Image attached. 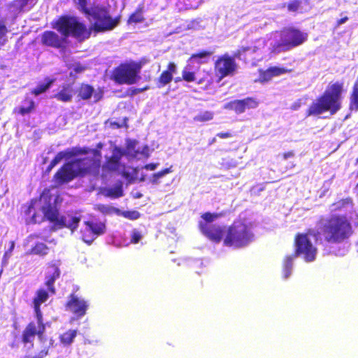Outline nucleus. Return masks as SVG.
<instances>
[{
	"label": "nucleus",
	"instance_id": "obj_1",
	"mask_svg": "<svg viewBox=\"0 0 358 358\" xmlns=\"http://www.w3.org/2000/svg\"><path fill=\"white\" fill-rule=\"evenodd\" d=\"M351 234L350 224L345 217L333 216L320 222L317 232L309 231L306 234H299L295 240L296 252L286 257L283 264V278L287 279L292 273L293 261L298 256L303 257L307 262H313L317 253L313 245L312 239L316 241L324 240L329 243H340Z\"/></svg>",
	"mask_w": 358,
	"mask_h": 358
},
{
	"label": "nucleus",
	"instance_id": "obj_2",
	"mask_svg": "<svg viewBox=\"0 0 358 358\" xmlns=\"http://www.w3.org/2000/svg\"><path fill=\"white\" fill-rule=\"evenodd\" d=\"M77 157L71 162L64 165L55 174V180L58 183L67 182L75 177L90 173L96 176L101 166V153L96 150L83 151L81 149L73 148L59 152L52 160V166H55L63 159H69L72 157Z\"/></svg>",
	"mask_w": 358,
	"mask_h": 358
},
{
	"label": "nucleus",
	"instance_id": "obj_3",
	"mask_svg": "<svg viewBox=\"0 0 358 358\" xmlns=\"http://www.w3.org/2000/svg\"><path fill=\"white\" fill-rule=\"evenodd\" d=\"M77 157L71 162L64 165L55 174V180L58 183L67 182L75 177L90 173L96 176L101 166V153L96 150L83 151L81 149L73 148L59 152L52 160V166H55L63 159H69L72 157Z\"/></svg>",
	"mask_w": 358,
	"mask_h": 358
},
{
	"label": "nucleus",
	"instance_id": "obj_4",
	"mask_svg": "<svg viewBox=\"0 0 358 358\" xmlns=\"http://www.w3.org/2000/svg\"><path fill=\"white\" fill-rule=\"evenodd\" d=\"M55 28L62 34V36H59L54 31H46L42 35L43 44L59 48L64 45L66 38L69 36H72L79 41H84L90 36V31L74 17H60L57 22Z\"/></svg>",
	"mask_w": 358,
	"mask_h": 358
},
{
	"label": "nucleus",
	"instance_id": "obj_5",
	"mask_svg": "<svg viewBox=\"0 0 358 358\" xmlns=\"http://www.w3.org/2000/svg\"><path fill=\"white\" fill-rule=\"evenodd\" d=\"M87 0H78V8L90 20L96 31H106L113 29L119 24V18L112 17L105 6L87 7Z\"/></svg>",
	"mask_w": 358,
	"mask_h": 358
},
{
	"label": "nucleus",
	"instance_id": "obj_6",
	"mask_svg": "<svg viewBox=\"0 0 358 358\" xmlns=\"http://www.w3.org/2000/svg\"><path fill=\"white\" fill-rule=\"evenodd\" d=\"M148 152L149 148L148 146H143L141 149L137 141L128 139L127 140V148L124 151L117 147H115L112 150L111 155L106 156V163L103 166V169L123 172L124 165L122 162V159L124 157L128 159L137 158L140 155L148 157L149 155Z\"/></svg>",
	"mask_w": 358,
	"mask_h": 358
},
{
	"label": "nucleus",
	"instance_id": "obj_7",
	"mask_svg": "<svg viewBox=\"0 0 358 358\" xmlns=\"http://www.w3.org/2000/svg\"><path fill=\"white\" fill-rule=\"evenodd\" d=\"M307 38L308 34L299 29H286L268 41V50L271 53L274 54L288 51L303 43Z\"/></svg>",
	"mask_w": 358,
	"mask_h": 358
},
{
	"label": "nucleus",
	"instance_id": "obj_8",
	"mask_svg": "<svg viewBox=\"0 0 358 358\" xmlns=\"http://www.w3.org/2000/svg\"><path fill=\"white\" fill-rule=\"evenodd\" d=\"M342 86L338 83L331 85L323 96L313 102L308 110V115H317L329 110L332 114L341 108Z\"/></svg>",
	"mask_w": 358,
	"mask_h": 358
},
{
	"label": "nucleus",
	"instance_id": "obj_9",
	"mask_svg": "<svg viewBox=\"0 0 358 358\" xmlns=\"http://www.w3.org/2000/svg\"><path fill=\"white\" fill-rule=\"evenodd\" d=\"M252 225L246 221L237 220L227 231L224 244L226 246L240 248L247 246L254 241Z\"/></svg>",
	"mask_w": 358,
	"mask_h": 358
},
{
	"label": "nucleus",
	"instance_id": "obj_10",
	"mask_svg": "<svg viewBox=\"0 0 358 358\" xmlns=\"http://www.w3.org/2000/svg\"><path fill=\"white\" fill-rule=\"evenodd\" d=\"M48 324L43 323V319L36 318V322H30L24 329L22 334V341L25 347L31 349L34 347V341L36 336H38V341L43 345V349L32 358H43L48 353V349L53 344V341L50 340L48 344L47 337L45 334L46 325Z\"/></svg>",
	"mask_w": 358,
	"mask_h": 358
},
{
	"label": "nucleus",
	"instance_id": "obj_11",
	"mask_svg": "<svg viewBox=\"0 0 358 358\" xmlns=\"http://www.w3.org/2000/svg\"><path fill=\"white\" fill-rule=\"evenodd\" d=\"M45 217L54 222L57 228L67 227L72 231L78 228V223L80 221V217L76 215H59L55 208L50 205L43 206L42 215L34 213L31 219L33 222L36 223L41 222Z\"/></svg>",
	"mask_w": 358,
	"mask_h": 358
},
{
	"label": "nucleus",
	"instance_id": "obj_12",
	"mask_svg": "<svg viewBox=\"0 0 358 358\" xmlns=\"http://www.w3.org/2000/svg\"><path fill=\"white\" fill-rule=\"evenodd\" d=\"M217 217V214L206 213L201 216L203 221H201L199 223L201 232L215 242H220L223 236L222 228L220 226L211 224Z\"/></svg>",
	"mask_w": 358,
	"mask_h": 358
},
{
	"label": "nucleus",
	"instance_id": "obj_13",
	"mask_svg": "<svg viewBox=\"0 0 358 358\" xmlns=\"http://www.w3.org/2000/svg\"><path fill=\"white\" fill-rule=\"evenodd\" d=\"M139 72L140 67L136 65H121L115 71L114 79L119 84L131 85L140 78Z\"/></svg>",
	"mask_w": 358,
	"mask_h": 358
},
{
	"label": "nucleus",
	"instance_id": "obj_14",
	"mask_svg": "<svg viewBox=\"0 0 358 358\" xmlns=\"http://www.w3.org/2000/svg\"><path fill=\"white\" fill-rule=\"evenodd\" d=\"M85 228L81 229L82 239L87 244H91L99 236L106 232V225L101 222L86 221Z\"/></svg>",
	"mask_w": 358,
	"mask_h": 358
},
{
	"label": "nucleus",
	"instance_id": "obj_15",
	"mask_svg": "<svg viewBox=\"0 0 358 358\" xmlns=\"http://www.w3.org/2000/svg\"><path fill=\"white\" fill-rule=\"evenodd\" d=\"M266 44V42L265 39L259 38L255 42V43L252 45L242 46L240 49L237 50L234 56L241 59H246L249 57L252 59H259V57L254 56V55L261 56L262 58Z\"/></svg>",
	"mask_w": 358,
	"mask_h": 358
},
{
	"label": "nucleus",
	"instance_id": "obj_16",
	"mask_svg": "<svg viewBox=\"0 0 358 358\" xmlns=\"http://www.w3.org/2000/svg\"><path fill=\"white\" fill-rule=\"evenodd\" d=\"M236 68L234 58L228 55L220 57L215 62V74L219 77V81L223 78L233 75Z\"/></svg>",
	"mask_w": 358,
	"mask_h": 358
},
{
	"label": "nucleus",
	"instance_id": "obj_17",
	"mask_svg": "<svg viewBox=\"0 0 358 358\" xmlns=\"http://www.w3.org/2000/svg\"><path fill=\"white\" fill-rule=\"evenodd\" d=\"M210 53L208 52H202L198 54L192 55L188 60V64L185 67L182 71V78L185 81L192 82L195 80L194 73L192 71L191 64L194 63L202 64L206 62V59L209 58Z\"/></svg>",
	"mask_w": 358,
	"mask_h": 358
},
{
	"label": "nucleus",
	"instance_id": "obj_18",
	"mask_svg": "<svg viewBox=\"0 0 358 358\" xmlns=\"http://www.w3.org/2000/svg\"><path fill=\"white\" fill-rule=\"evenodd\" d=\"M68 309L78 317L84 316L88 308V303L83 299L71 294L67 303Z\"/></svg>",
	"mask_w": 358,
	"mask_h": 358
},
{
	"label": "nucleus",
	"instance_id": "obj_19",
	"mask_svg": "<svg viewBox=\"0 0 358 358\" xmlns=\"http://www.w3.org/2000/svg\"><path fill=\"white\" fill-rule=\"evenodd\" d=\"M38 0H14L9 6V11L14 16L30 10L36 3Z\"/></svg>",
	"mask_w": 358,
	"mask_h": 358
},
{
	"label": "nucleus",
	"instance_id": "obj_20",
	"mask_svg": "<svg viewBox=\"0 0 358 358\" xmlns=\"http://www.w3.org/2000/svg\"><path fill=\"white\" fill-rule=\"evenodd\" d=\"M60 275V271L57 266L52 264L48 267L45 274V285L51 294H55L54 283Z\"/></svg>",
	"mask_w": 358,
	"mask_h": 358
},
{
	"label": "nucleus",
	"instance_id": "obj_21",
	"mask_svg": "<svg viewBox=\"0 0 358 358\" xmlns=\"http://www.w3.org/2000/svg\"><path fill=\"white\" fill-rule=\"evenodd\" d=\"M79 96L83 99H88L92 97L94 102H97L102 98L103 91L99 89L94 90L88 85H83L79 90Z\"/></svg>",
	"mask_w": 358,
	"mask_h": 358
},
{
	"label": "nucleus",
	"instance_id": "obj_22",
	"mask_svg": "<svg viewBox=\"0 0 358 358\" xmlns=\"http://www.w3.org/2000/svg\"><path fill=\"white\" fill-rule=\"evenodd\" d=\"M48 292L44 289L38 290L36 296L34 299V308L36 318L43 319L42 313L40 310V306L48 300Z\"/></svg>",
	"mask_w": 358,
	"mask_h": 358
},
{
	"label": "nucleus",
	"instance_id": "obj_23",
	"mask_svg": "<svg viewBox=\"0 0 358 358\" xmlns=\"http://www.w3.org/2000/svg\"><path fill=\"white\" fill-rule=\"evenodd\" d=\"M350 109L351 110H358V81L355 83L350 95Z\"/></svg>",
	"mask_w": 358,
	"mask_h": 358
},
{
	"label": "nucleus",
	"instance_id": "obj_24",
	"mask_svg": "<svg viewBox=\"0 0 358 358\" xmlns=\"http://www.w3.org/2000/svg\"><path fill=\"white\" fill-rule=\"evenodd\" d=\"M48 252V246L41 242H37L35 245L31 248L29 254L38 255L41 256H45Z\"/></svg>",
	"mask_w": 358,
	"mask_h": 358
},
{
	"label": "nucleus",
	"instance_id": "obj_25",
	"mask_svg": "<svg viewBox=\"0 0 358 358\" xmlns=\"http://www.w3.org/2000/svg\"><path fill=\"white\" fill-rule=\"evenodd\" d=\"M55 97L62 101H70L73 97V92L70 87H65L55 95Z\"/></svg>",
	"mask_w": 358,
	"mask_h": 358
},
{
	"label": "nucleus",
	"instance_id": "obj_26",
	"mask_svg": "<svg viewBox=\"0 0 358 358\" xmlns=\"http://www.w3.org/2000/svg\"><path fill=\"white\" fill-rule=\"evenodd\" d=\"M94 208L105 215H117V213H120V209L108 205L98 204L95 206Z\"/></svg>",
	"mask_w": 358,
	"mask_h": 358
},
{
	"label": "nucleus",
	"instance_id": "obj_27",
	"mask_svg": "<svg viewBox=\"0 0 358 358\" xmlns=\"http://www.w3.org/2000/svg\"><path fill=\"white\" fill-rule=\"evenodd\" d=\"M77 335V331L70 329L60 336V341L64 345H70Z\"/></svg>",
	"mask_w": 358,
	"mask_h": 358
},
{
	"label": "nucleus",
	"instance_id": "obj_28",
	"mask_svg": "<svg viewBox=\"0 0 358 358\" xmlns=\"http://www.w3.org/2000/svg\"><path fill=\"white\" fill-rule=\"evenodd\" d=\"M224 108L227 109L234 110L237 113H243V112H245L243 104L241 100H235L234 101L227 103L224 106Z\"/></svg>",
	"mask_w": 358,
	"mask_h": 358
},
{
	"label": "nucleus",
	"instance_id": "obj_29",
	"mask_svg": "<svg viewBox=\"0 0 358 358\" xmlns=\"http://www.w3.org/2000/svg\"><path fill=\"white\" fill-rule=\"evenodd\" d=\"M122 187L121 185L108 188L105 190V195L111 198H118L122 196Z\"/></svg>",
	"mask_w": 358,
	"mask_h": 358
},
{
	"label": "nucleus",
	"instance_id": "obj_30",
	"mask_svg": "<svg viewBox=\"0 0 358 358\" xmlns=\"http://www.w3.org/2000/svg\"><path fill=\"white\" fill-rule=\"evenodd\" d=\"M285 72V70L278 67H272L268 69L263 75V80H268L272 76H279Z\"/></svg>",
	"mask_w": 358,
	"mask_h": 358
},
{
	"label": "nucleus",
	"instance_id": "obj_31",
	"mask_svg": "<svg viewBox=\"0 0 358 358\" xmlns=\"http://www.w3.org/2000/svg\"><path fill=\"white\" fill-rule=\"evenodd\" d=\"M214 114L210 111H203L194 117L196 122H206L213 120Z\"/></svg>",
	"mask_w": 358,
	"mask_h": 358
},
{
	"label": "nucleus",
	"instance_id": "obj_32",
	"mask_svg": "<svg viewBox=\"0 0 358 358\" xmlns=\"http://www.w3.org/2000/svg\"><path fill=\"white\" fill-rule=\"evenodd\" d=\"M53 80H48L46 83H41L39 84L32 92L34 94L38 96L43 92H45L48 88L50 87Z\"/></svg>",
	"mask_w": 358,
	"mask_h": 358
},
{
	"label": "nucleus",
	"instance_id": "obj_33",
	"mask_svg": "<svg viewBox=\"0 0 358 358\" xmlns=\"http://www.w3.org/2000/svg\"><path fill=\"white\" fill-rule=\"evenodd\" d=\"M7 32L8 29L6 25L0 22V49L5 45L7 41Z\"/></svg>",
	"mask_w": 358,
	"mask_h": 358
},
{
	"label": "nucleus",
	"instance_id": "obj_34",
	"mask_svg": "<svg viewBox=\"0 0 358 358\" xmlns=\"http://www.w3.org/2000/svg\"><path fill=\"white\" fill-rule=\"evenodd\" d=\"M245 110L246 109L255 108L258 106L257 101L252 98H246L241 100Z\"/></svg>",
	"mask_w": 358,
	"mask_h": 358
},
{
	"label": "nucleus",
	"instance_id": "obj_35",
	"mask_svg": "<svg viewBox=\"0 0 358 358\" xmlns=\"http://www.w3.org/2000/svg\"><path fill=\"white\" fill-rule=\"evenodd\" d=\"M117 215L123 216L125 218H128L129 220H137L140 217V213L138 211L132 210V211H121L120 213H117Z\"/></svg>",
	"mask_w": 358,
	"mask_h": 358
},
{
	"label": "nucleus",
	"instance_id": "obj_36",
	"mask_svg": "<svg viewBox=\"0 0 358 358\" xmlns=\"http://www.w3.org/2000/svg\"><path fill=\"white\" fill-rule=\"evenodd\" d=\"M173 76L169 71H164L160 78H159V83L162 86H164L165 85L168 84L172 80Z\"/></svg>",
	"mask_w": 358,
	"mask_h": 358
},
{
	"label": "nucleus",
	"instance_id": "obj_37",
	"mask_svg": "<svg viewBox=\"0 0 358 358\" xmlns=\"http://www.w3.org/2000/svg\"><path fill=\"white\" fill-rule=\"evenodd\" d=\"M335 209L348 208L352 206V200L350 199H345L338 201L334 204Z\"/></svg>",
	"mask_w": 358,
	"mask_h": 358
},
{
	"label": "nucleus",
	"instance_id": "obj_38",
	"mask_svg": "<svg viewBox=\"0 0 358 358\" xmlns=\"http://www.w3.org/2000/svg\"><path fill=\"white\" fill-rule=\"evenodd\" d=\"M34 102L33 101H31L29 102V106L28 107H24V106L21 107L20 108L19 113L21 115H24L25 114L30 113L31 111V110L34 108Z\"/></svg>",
	"mask_w": 358,
	"mask_h": 358
},
{
	"label": "nucleus",
	"instance_id": "obj_39",
	"mask_svg": "<svg viewBox=\"0 0 358 358\" xmlns=\"http://www.w3.org/2000/svg\"><path fill=\"white\" fill-rule=\"evenodd\" d=\"M142 236L141 233L136 229H134L131 232V242L133 243H137L141 239Z\"/></svg>",
	"mask_w": 358,
	"mask_h": 358
},
{
	"label": "nucleus",
	"instance_id": "obj_40",
	"mask_svg": "<svg viewBox=\"0 0 358 358\" xmlns=\"http://www.w3.org/2000/svg\"><path fill=\"white\" fill-rule=\"evenodd\" d=\"M142 20H143V17H142L141 14L140 13H136L132 14L130 16L129 21L130 22H140L142 21Z\"/></svg>",
	"mask_w": 358,
	"mask_h": 358
},
{
	"label": "nucleus",
	"instance_id": "obj_41",
	"mask_svg": "<svg viewBox=\"0 0 358 358\" xmlns=\"http://www.w3.org/2000/svg\"><path fill=\"white\" fill-rule=\"evenodd\" d=\"M171 172V169H166L162 171L155 173V177L160 179Z\"/></svg>",
	"mask_w": 358,
	"mask_h": 358
},
{
	"label": "nucleus",
	"instance_id": "obj_42",
	"mask_svg": "<svg viewBox=\"0 0 358 358\" xmlns=\"http://www.w3.org/2000/svg\"><path fill=\"white\" fill-rule=\"evenodd\" d=\"M85 69V67L81 65L80 64H75L73 67V71L76 73H80L84 71Z\"/></svg>",
	"mask_w": 358,
	"mask_h": 358
},
{
	"label": "nucleus",
	"instance_id": "obj_43",
	"mask_svg": "<svg viewBox=\"0 0 358 358\" xmlns=\"http://www.w3.org/2000/svg\"><path fill=\"white\" fill-rule=\"evenodd\" d=\"M166 71H169L171 74L175 73L176 71V65L172 62L169 63L168 70Z\"/></svg>",
	"mask_w": 358,
	"mask_h": 358
},
{
	"label": "nucleus",
	"instance_id": "obj_44",
	"mask_svg": "<svg viewBox=\"0 0 358 358\" xmlns=\"http://www.w3.org/2000/svg\"><path fill=\"white\" fill-rule=\"evenodd\" d=\"M159 166V164H149L145 166L146 170L154 171Z\"/></svg>",
	"mask_w": 358,
	"mask_h": 358
},
{
	"label": "nucleus",
	"instance_id": "obj_45",
	"mask_svg": "<svg viewBox=\"0 0 358 358\" xmlns=\"http://www.w3.org/2000/svg\"><path fill=\"white\" fill-rule=\"evenodd\" d=\"M217 136L222 138H227L231 137V134L227 133H227H218L217 134Z\"/></svg>",
	"mask_w": 358,
	"mask_h": 358
},
{
	"label": "nucleus",
	"instance_id": "obj_46",
	"mask_svg": "<svg viewBox=\"0 0 358 358\" xmlns=\"http://www.w3.org/2000/svg\"><path fill=\"white\" fill-rule=\"evenodd\" d=\"M293 155L294 154L292 152H288L284 154L283 157L285 159H287L288 158L292 157Z\"/></svg>",
	"mask_w": 358,
	"mask_h": 358
},
{
	"label": "nucleus",
	"instance_id": "obj_47",
	"mask_svg": "<svg viewBox=\"0 0 358 358\" xmlns=\"http://www.w3.org/2000/svg\"><path fill=\"white\" fill-rule=\"evenodd\" d=\"M348 20V18L347 17H343L341 19H340L338 21V24L340 25V24H343L344 23H345L347 22V20Z\"/></svg>",
	"mask_w": 358,
	"mask_h": 358
},
{
	"label": "nucleus",
	"instance_id": "obj_48",
	"mask_svg": "<svg viewBox=\"0 0 358 358\" xmlns=\"http://www.w3.org/2000/svg\"><path fill=\"white\" fill-rule=\"evenodd\" d=\"M158 180H159V179L157 178H155V175L153 174L152 178L151 180V182L152 184H158Z\"/></svg>",
	"mask_w": 358,
	"mask_h": 358
},
{
	"label": "nucleus",
	"instance_id": "obj_49",
	"mask_svg": "<svg viewBox=\"0 0 358 358\" xmlns=\"http://www.w3.org/2000/svg\"><path fill=\"white\" fill-rule=\"evenodd\" d=\"M36 237H38V236L36 235H34V234L30 235L29 236H28L27 241H30L31 240L34 239Z\"/></svg>",
	"mask_w": 358,
	"mask_h": 358
},
{
	"label": "nucleus",
	"instance_id": "obj_50",
	"mask_svg": "<svg viewBox=\"0 0 358 358\" xmlns=\"http://www.w3.org/2000/svg\"><path fill=\"white\" fill-rule=\"evenodd\" d=\"M53 167L54 166H52V162H50V164H49V166L47 168L46 171L50 172L53 169Z\"/></svg>",
	"mask_w": 358,
	"mask_h": 358
},
{
	"label": "nucleus",
	"instance_id": "obj_51",
	"mask_svg": "<svg viewBox=\"0 0 358 358\" xmlns=\"http://www.w3.org/2000/svg\"><path fill=\"white\" fill-rule=\"evenodd\" d=\"M146 90H148V87H145L144 89H137L136 91L138 92H143V91Z\"/></svg>",
	"mask_w": 358,
	"mask_h": 358
},
{
	"label": "nucleus",
	"instance_id": "obj_52",
	"mask_svg": "<svg viewBox=\"0 0 358 358\" xmlns=\"http://www.w3.org/2000/svg\"><path fill=\"white\" fill-rule=\"evenodd\" d=\"M215 141H216L215 138H212V139L210 140V141L209 144H210V145H211V144L214 143Z\"/></svg>",
	"mask_w": 358,
	"mask_h": 358
},
{
	"label": "nucleus",
	"instance_id": "obj_53",
	"mask_svg": "<svg viewBox=\"0 0 358 358\" xmlns=\"http://www.w3.org/2000/svg\"><path fill=\"white\" fill-rule=\"evenodd\" d=\"M34 208V207H33L32 206H30L29 207V210H28L29 213H31V210H32V208Z\"/></svg>",
	"mask_w": 358,
	"mask_h": 358
},
{
	"label": "nucleus",
	"instance_id": "obj_54",
	"mask_svg": "<svg viewBox=\"0 0 358 358\" xmlns=\"http://www.w3.org/2000/svg\"><path fill=\"white\" fill-rule=\"evenodd\" d=\"M145 179V177L143 176L141 178V181H144Z\"/></svg>",
	"mask_w": 358,
	"mask_h": 358
},
{
	"label": "nucleus",
	"instance_id": "obj_55",
	"mask_svg": "<svg viewBox=\"0 0 358 358\" xmlns=\"http://www.w3.org/2000/svg\"><path fill=\"white\" fill-rule=\"evenodd\" d=\"M355 189L358 190V183L357 184Z\"/></svg>",
	"mask_w": 358,
	"mask_h": 358
},
{
	"label": "nucleus",
	"instance_id": "obj_56",
	"mask_svg": "<svg viewBox=\"0 0 358 358\" xmlns=\"http://www.w3.org/2000/svg\"><path fill=\"white\" fill-rule=\"evenodd\" d=\"M289 8L290 10H291V9H292V6H291V5H290V6H289Z\"/></svg>",
	"mask_w": 358,
	"mask_h": 358
},
{
	"label": "nucleus",
	"instance_id": "obj_57",
	"mask_svg": "<svg viewBox=\"0 0 358 358\" xmlns=\"http://www.w3.org/2000/svg\"><path fill=\"white\" fill-rule=\"evenodd\" d=\"M70 75H71V76H73V71H71V72L70 73Z\"/></svg>",
	"mask_w": 358,
	"mask_h": 358
},
{
	"label": "nucleus",
	"instance_id": "obj_58",
	"mask_svg": "<svg viewBox=\"0 0 358 358\" xmlns=\"http://www.w3.org/2000/svg\"><path fill=\"white\" fill-rule=\"evenodd\" d=\"M357 163H358V159H357Z\"/></svg>",
	"mask_w": 358,
	"mask_h": 358
}]
</instances>
